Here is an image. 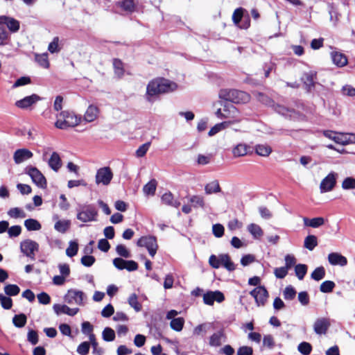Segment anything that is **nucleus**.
Returning a JSON list of instances; mask_svg holds the SVG:
<instances>
[{
    "instance_id": "obj_1",
    "label": "nucleus",
    "mask_w": 355,
    "mask_h": 355,
    "mask_svg": "<svg viewBox=\"0 0 355 355\" xmlns=\"http://www.w3.org/2000/svg\"><path fill=\"white\" fill-rule=\"evenodd\" d=\"M177 85L168 80L164 78H156L148 83L146 87V98L150 102L154 98L161 94L170 92L175 90Z\"/></svg>"
},
{
    "instance_id": "obj_2",
    "label": "nucleus",
    "mask_w": 355,
    "mask_h": 355,
    "mask_svg": "<svg viewBox=\"0 0 355 355\" xmlns=\"http://www.w3.org/2000/svg\"><path fill=\"white\" fill-rule=\"evenodd\" d=\"M57 120L55 126L61 130L77 126L81 121L79 116L72 112L62 111L56 115Z\"/></svg>"
},
{
    "instance_id": "obj_3",
    "label": "nucleus",
    "mask_w": 355,
    "mask_h": 355,
    "mask_svg": "<svg viewBox=\"0 0 355 355\" xmlns=\"http://www.w3.org/2000/svg\"><path fill=\"white\" fill-rule=\"evenodd\" d=\"M218 96L221 99L234 103H246L250 100V96L248 93L236 89H221L218 93Z\"/></svg>"
},
{
    "instance_id": "obj_4",
    "label": "nucleus",
    "mask_w": 355,
    "mask_h": 355,
    "mask_svg": "<svg viewBox=\"0 0 355 355\" xmlns=\"http://www.w3.org/2000/svg\"><path fill=\"white\" fill-rule=\"evenodd\" d=\"M209 263L214 268H218L222 266L229 271L235 270L234 263L227 254H222L218 256L214 254L211 255L209 259Z\"/></svg>"
},
{
    "instance_id": "obj_5",
    "label": "nucleus",
    "mask_w": 355,
    "mask_h": 355,
    "mask_svg": "<svg viewBox=\"0 0 355 355\" xmlns=\"http://www.w3.org/2000/svg\"><path fill=\"white\" fill-rule=\"evenodd\" d=\"M98 211L92 205H85L80 207L77 212V218L83 223H89L97 220Z\"/></svg>"
},
{
    "instance_id": "obj_6",
    "label": "nucleus",
    "mask_w": 355,
    "mask_h": 355,
    "mask_svg": "<svg viewBox=\"0 0 355 355\" xmlns=\"http://www.w3.org/2000/svg\"><path fill=\"white\" fill-rule=\"evenodd\" d=\"M85 299V294L83 291L76 289L69 290L64 295V301L69 304L83 306Z\"/></svg>"
},
{
    "instance_id": "obj_7",
    "label": "nucleus",
    "mask_w": 355,
    "mask_h": 355,
    "mask_svg": "<svg viewBox=\"0 0 355 355\" xmlns=\"http://www.w3.org/2000/svg\"><path fill=\"white\" fill-rule=\"evenodd\" d=\"M137 245L146 248L151 257L155 255L158 248L156 238L153 236L141 237L137 241Z\"/></svg>"
},
{
    "instance_id": "obj_8",
    "label": "nucleus",
    "mask_w": 355,
    "mask_h": 355,
    "mask_svg": "<svg viewBox=\"0 0 355 355\" xmlns=\"http://www.w3.org/2000/svg\"><path fill=\"white\" fill-rule=\"evenodd\" d=\"M338 177V173L331 172L323 178L320 184V193H323L331 191L336 185Z\"/></svg>"
},
{
    "instance_id": "obj_9",
    "label": "nucleus",
    "mask_w": 355,
    "mask_h": 355,
    "mask_svg": "<svg viewBox=\"0 0 355 355\" xmlns=\"http://www.w3.org/2000/svg\"><path fill=\"white\" fill-rule=\"evenodd\" d=\"M26 173L31 177L33 182L40 188L46 187V180L44 175L35 167L28 166Z\"/></svg>"
},
{
    "instance_id": "obj_10",
    "label": "nucleus",
    "mask_w": 355,
    "mask_h": 355,
    "mask_svg": "<svg viewBox=\"0 0 355 355\" xmlns=\"http://www.w3.org/2000/svg\"><path fill=\"white\" fill-rule=\"evenodd\" d=\"M244 11L242 8H236L233 12L232 20L240 28L247 29L250 26V21L248 17H244Z\"/></svg>"
},
{
    "instance_id": "obj_11",
    "label": "nucleus",
    "mask_w": 355,
    "mask_h": 355,
    "mask_svg": "<svg viewBox=\"0 0 355 355\" xmlns=\"http://www.w3.org/2000/svg\"><path fill=\"white\" fill-rule=\"evenodd\" d=\"M250 294L254 298L258 306H264L269 297L266 288L263 286H259L250 292Z\"/></svg>"
},
{
    "instance_id": "obj_12",
    "label": "nucleus",
    "mask_w": 355,
    "mask_h": 355,
    "mask_svg": "<svg viewBox=\"0 0 355 355\" xmlns=\"http://www.w3.org/2000/svg\"><path fill=\"white\" fill-rule=\"evenodd\" d=\"M20 248L21 252L32 260H34L35 253L39 250V245L34 241L26 239L21 243Z\"/></svg>"
},
{
    "instance_id": "obj_13",
    "label": "nucleus",
    "mask_w": 355,
    "mask_h": 355,
    "mask_svg": "<svg viewBox=\"0 0 355 355\" xmlns=\"http://www.w3.org/2000/svg\"><path fill=\"white\" fill-rule=\"evenodd\" d=\"M113 177L112 172L109 167H103L99 168L96 174L95 180L97 184H102L108 185Z\"/></svg>"
},
{
    "instance_id": "obj_14",
    "label": "nucleus",
    "mask_w": 355,
    "mask_h": 355,
    "mask_svg": "<svg viewBox=\"0 0 355 355\" xmlns=\"http://www.w3.org/2000/svg\"><path fill=\"white\" fill-rule=\"evenodd\" d=\"M331 325L330 320L327 318H317L313 324V330L318 335L326 334Z\"/></svg>"
},
{
    "instance_id": "obj_15",
    "label": "nucleus",
    "mask_w": 355,
    "mask_h": 355,
    "mask_svg": "<svg viewBox=\"0 0 355 355\" xmlns=\"http://www.w3.org/2000/svg\"><path fill=\"white\" fill-rule=\"evenodd\" d=\"M224 119H232V124L234 123H239L241 119H239V112L235 106L231 104L225 105L223 108Z\"/></svg>"
},
{
    "instance_id": "obj_16",
    "label": "nucleus",
    "mask_w": 355,
    "mask_h": 355,
    "mask_svg": "<svg viewBox=\"0 0 355 355\" xmlns=\"http://www.w3.org/2000/svg\"><path fill=\"white\" fill-rule=\"evenodd\" d=\"M224 300V295L219 291H208L203 295V302L207 305H213L215 301L220 303Z\"/></svg>"
},
{
    "instance_id": "obj_17",
    "label": "nucleus",
    "mask_w": 355,
    "mask_h": 355,
    "mask_svg": "<svg viewBox=\"0 0 355 355\" xmlns=\"http://www.w3.org/2000/svg\"><path fill=\"white\" fill-rule=\"evenodd\" d=\"M40 100L41 98L38 95L32 94L17 101L15 102V106L20 109H28Z\"/></svg>"
},
{
    "instance_id": "obj_18",
    "label": "nucleus",
    "mask_w": 355,
    "mask_h": 355,
    "mask_svg": "<svg viewBox=\"0 0 355 355\" xmlns=\"http://www.w3.org/2000/svg\"><path fill=\"white\" fill-rule=\"evenodd\" d=\"M327 259L332 266H345L347 264V259L339 252H331L328 254Z\"/></svg>"
},
{
    "instance_id": "obj_19",
    "label": "nucleus",
    "mask_w": 355,
    "mask_h": 355,
    "mask_svg": "<svg viewBox=\"0 0 355 355\" xmlns=\"http://www.w3.org/2000/svg\"><path fill=\"white\" fill-rule=\"evenodd\" d=\"M226 341V336L224 330L220 329L214 333L209 337V344L211 347H219L223 343Z\"/></svg>"
},
{
    "instance_id": "obj_20",
    "label": "nucleus",
    "mask_w": 355,
    "mask_h": 355,
    "mask_svg": "<svg viewBox=\"0 0 355 355\" xmlns=\"http://www.w3.org/2000/svg\"><path fill=\"white\" fill-rule=\"evenodd\" d=\"M0 23L3 24V26H6L11 32H17L19 29V22L17 19L6 17V16H0Z\"/></svg>"
},
{
    "instance_id": "obj_21",
    "label": "nucleus",
    "mask_w": 355,
    "mask_h": 355,
    "mask_svg": "<svg viewBox=\"0 0 355 355\" xmlns=\"http://www.w3.org/2000/svg\"><path fill=\"white\" fill-rule=\"evenodd\" d=\"M33 157V153L26 148L17 150L14 153V160L16 164H20Z\"/></svg>"
},
{
    "instance_id": "obj_22",
    "label": "nucleus",
    "mask_w": 355,
    "mask_h": 355,
    "mask_svg": "<svg viewBox=\"0 0 355 355\" xmlns=\"http://www.w3.org/2000/svg\"><path fill=\"white\" fill-rule=\"evenodd\" d=\"M53 308L58 315L64 313L70 316L75 315L79 311L78 308L71 309L65 304H54Z\"/></svg>"
},
{
    "instance_id": "obj_23",
    "label": "nucleus",
    "mask_w": 355,
    "mask_h": 355,
    "mask_svg": "<svg viewBox=\"0 0 355 355\" xmlns=\"http://www.w3.org/2000/svg\"><path fill=\"white\" fill-rule=\"evenodd\" d=\"M49 166L55 172H58L62 166V162L60 155L57 152H53L48 160Z\"/></svg>"
},
{
    "instance_id": "obj_24",
    "label": "nucleus",
    "mask_w": 355,
    "mask_h": 355,
    "mask_svg": "<svg viewBox=\"0 0 355 355\" xmlns=\"http://www.w3.org/2000/svg\"><path fill=\"white\" fill-rule=\"evenodd\" d=\"M98 114H99L98 107L94 105H90L87 107V109L84 114V120L86 122H92L98 118Z\"/></svg>"
},
{
    "instance_id": "obj_25",
    "label": "nucleus",
    "mask_w": 355,
    "mask_h": 355,
    "mask_svg": "<svg viewBox=\"0 0 355 355\" xmlns=\"http://www.w3.org/2000/svg\"><path fill=\"white\" fill-rule=\"evenodd\" d=\"M249 149L250 146L248 144L239 143L232 148V153L234 157H240L246 155Z\"/></svg>"
},
{
    "instance_id": "obj_26",
    "label": "nucleus",
    "mask_w": 355,
    "mask_h": 355,
    "mask_svg": "<svg viewBox=\"0 0 355 355\" xmlns=\"http://www.w3.org/2000/svg\"><path fill=\"white\" fill-rule=\"evenodd\" d=\"M315 78L316 72L313 71L304 73L302 77V81L309 89L314 86Z\"/></svg>"
},
{
    "instance_id": "obj_27",
    "label": "nucleus",
    "mask_w": 355,
    "mask_h": 355,
    "mask_svg": "<svg viewBox=\"0 0 355 355\" xmlns=\"http://www.w3.org/2000/svg\"><path fill=\"white\" fill-rule=\"evenodd\" d=\"M304 225L307 227H311L313 228H318L322 225H323L325 223V220L322 217H316L309 219L308 218L304 217L303 218Z\"/></svg>"
},
{
    "instance_id": "obj_28",
    "label": "nucleus",
    "mask_w": 355,
    "mask_h": 355,
    "mask_svg": "<svg viewBox=\"0 0 355 355\" xmlns=\"http://www.w3.org/2000/svg\"><path fill=\"white\" fill-rule=\"evenodd\" d=\"M162 203L174 207H178L180 202L178 200H175L173 194L171 192L165 193L161 198Z\"/></svg>"
},
{
    "instance_id": "obj_29",
    "label": "nucleus",
    "mask_w": 355,
    "mask_h": 355,
    "mask_svg": "<svg viewBox=\"0 0 355 355\" xmlns=\"http://www.w3.org/2000/svg\"><path fill=\"white\" fill-rule=\"evenodd\" d=\"M331 58L333 62L340 67L345 66L347 63V59L346 56L341 53L332 52Z\"/></svg>"
},
{
    "instance_id": "obj_30",
    "label": "nucleus",
    "mask_w": 355,
    "mask_h": 355,
    "mask_svg": "<svg viewBox=\"0 0 355 355\" xmlns=\"http://www.w3.org/2000/svg\"><path fill=\"white\" fill-rule=\"evenodd\" d=\"M247 230L255 239H259L263 235L261 227L255 223L248 225Z\"/></svg>"
},
{
    "instance_id": "obj_31",
    "label": "nucleus",
    "mask_w": 355,
    "mask_h": 355,
    "mask_svg": "<svg viewBox=\"0 0 355 355\" xmlns=\"http://www.w3.org/2000/svg\"><path fill=\"white\" fill-rule=\"evenodd\" d=\"M118 6L123 10L132 12L135 10L136 3L134 0H121L117 2Z\"/></svg>"
},
{
    "instance_id": "obj_32",
    "label": "nucleus",
    "mask_w": 355,
    "mask_h": 355,
    "mask_svg": "<svg viewBox=\"0 0 355 355\" xmlns=\"http://www.w3.org/2000/svg\"><path fill=\"white\" fill-rule=\"evenodd\" d=\"M257 155L262 157H268L272 153V148L267 144H257L254 147Z\"/></svg>"
},
{
    "instance_id": "obj_33",
    "label": "nucleus",
    "mask_w": 355,
    "mask_h": 355,
    "mask_svg": "<svg viewBox=\"0 0 355 355\" xmlns=\"http://www.w3.org/2000/svg\"><path fill=\"white\" fill-rule=\"evenodd\" d=\"M205 193L210 195L212 193H216L220 191V187L218 180H214L205 187Z\"/></svg>"
},
{
    "instance_id": "obj_34",
    "label": "nucleus",
    "mask_w": 355,
    "mask_h": 355,
    "mask_svg": "<svg viewBox=\"0 0 355 355\" xmlns=\"http://www.w3.org/2000/svg\"><path fill=\"white\" fill-rule=\"evenodd\" d=\"M232 121H224L219 123L213 126L208 132L209 137H212L219 132L220 131L225 130L230 125L232 124Z\"/></svg>"
},
{
    "instance_id": "obj_35",
    "label": "nucleus",
    "mask_w": 355,
    "mask_h": 355,
    "mask_svg": "<svg viewBox=\"0 0 355 355\" xmlns=\"http://www.w3.org/2000/svg\"><path fill=\"white\" fill-rule=\"evenodd\" d=\"M318 245L317 237L314 235H309L304 239V247L309 250H313Z\"/></svg>"
},
{
    "instance_id": "obj_36",
    "label": "nucleus",
    "mask_w": 355,
    "mask_h": 355,
    "mask_svg": "<svg viewBox=\"0 0 355 355\" xmlns=\"http://www.w3.org/2000/svg\"><path fill=\"white\" fill-rule=\"evenodd\" d=\"M189 202L191 203L192 206L194 208L200 207L202 209H204L205 207V202L204 197L199 195H194L192 196L189 198Z\"/></svg>"
},
{
    "instance_id": "obj_37",
    "label": "nucleus",
    "mask_w": 355,
    "mask_h": 355,
    "mask_svg": "<svg viewBox=\"0 0 355 355\" xmlns=\"http://www.w3.org/2000/svg\"><path fill=\"white\" fill-rule=\"evenodd\" d=\"M70 221L68 220H58L54 225L56 231L60 233H64L70 227Z\"/></svg>"
},
{
    "instance_id": "obj_38",
    "label": "nucleus",
    "mask_w": 355,
    "mask_h": 355,
    "mask_svg": "<svg viewBox=\"0 0 355 355\" xmlns=\"http://www.w3.org/2000/svg\"><path fill=\"white\" fill-rule=\"evenodd\" d=\"M27 321V318L25 314L21 313L15 315L12 318L13 324L18 328H21L25 326Z\"/></svg>"
},
{
    "instance_id": "obj_39",
    "label": "nucleus",
    "mask_w": 355,
    "mask_h": 355,
    "mask_svg": "<svg viewBox=\"0 0 355 355\" xmlns=\"http://www.w3.org/2000/svg\"><path fill=\"white\" fill-rule=\"evenodd\" d=\"M24 225L29 231L40 230L42 227L40 223L35 219H27L24 221Z\"/></svg>"
},
{
    "instance_id": "obj_40",
    "label": "nucleus",
    "mask_w": 355,
    "mask_h": 355,
    "mask_svg": "<svg viewBox=\"0 0 355 355\" xmlns=\"http://www.w3.org/2000/svg\"><path fill=\"white\" fill-rule=\"evenodd\" d=\"M128 304L132 307L135 311L139 312L141 310V304L138 302L137 295L132 293L130 295L128 300Z\"/></svg>"
},
{
    "instance_id": "obj_41",
    "label": "nucleus",
    "mask_w": 355,
    "mask_h": 355,
    "mask_svg": "<svg viewBox=\"0 0 355 355\" xmlns=\"http://www.w3.org/2000/svg\"><path fill=\"white\" fill-rule=\"evenodd\" d=\"M8 215L10 218H24L26 216V214L24 212V211L18 207L11 208L10 209H9L8 211Z\"/></svg>"
},
{
    "instance_id": "obj_42",
    "label": "nucleus",
    "mask_w": 355,
    "mask_h": 355,
    "mask_svg": "<svg viewBox=\"0 0 355 355\" xmlns=\"http://www.w3.org/2000/svg\"><path fill=\"white\" fill-rule=\"evenodd\" d=\"M35 60L43 68L48 69L49 67V62L47 53L36 54Z\"/></svg>"
},
{
    "instance_id": "obj_43",
    "label": "nucleus",
    "mask_w": 355,
    "mask_h": 355,
    "mask_svg": "<svg viewBox=\"0 0 355 355\" xmlns=\"http://www.w3.org/2000/svg\"><path fill=\"white\" fill-rule=\"evenodd\" d=\"M157 182L155 180H152L148 182L143 188V191L146 195H154L156 191Z\"/></svg>"
},
{
    "instance_id": "obj_44",
    "label": "nucleus",
    "mask_w": 355,
    "mask_h": 355,
    "mask_svg": "<svg viewBox=\"0 0 355 355\" xmlns=\"http://www.w3.org/2000/svg\"><path fill=\"white\" fill-rule=\"evenodd\" d=\"M113 66L115 74L118 78H121L124 74L123 64L122 62L118 59H114L113 60Z\"/></svg>"
},
{
    "instance_id": "obj_45",
    "label": "nucleus",
    "mask_w": 355,
    "mask_h": 355,
    "mask_svg": "<svg viewBox=\"0 0 355 355\" xmlns=\"http://www.w3.org/2000/svg\"><path fill=\"white\" fill-rule=\"evenodd\" d=\"M295 272L300 280L304 279L307 272V266L305 264H297L295 267Z\"/></svg>"
},
{
    "instance_id": "obj_46",
    "label": "nucleus",
    "mask_w": 355,
    "mask_h": 355,
    "mask_svg": "<svg viewBox=\"0 0 355 355\" xmlns=\"http://www.w3.org/2000/svg\"><path fill=\"white\" fill-rule=\"evenodd\" d=\"M9 40V33L6 30L3 24L0 23V46H3L8 44Z\"/></svg>"
},
{
    "instance_id": "obj_47",
    "label": "nucleus",
    "mask_w": 355,
    "mask_h": 355,
    "mask_svg": "<svg viewBox=\"0 0 355 355\" xmlns=\"http://www.w3.org/2000/svg\"><path fill=\"white\" fill-rule=\"evenodd\" d=\"M296 295V291L292 286H286L283 291V297L286 300H292Z\"/></svg>"
},
{
    "instance_id": "obj_48",
    "label": "nucleus",
    "mask_w": 355,
    "mask_h": 355,
    "mask_svg": "<svg viewBox=\"0 0 355 355\" xmlns=\"http://www.w3.org/2000/svg\"><path fill=\"white\" fill-rule=\"evenodd\" d=\"M184 320L182 318H174L171 321V327L176 331H180L184 326Z\"/></svg>"
},
{
    "instance_id": "obj_49",
    "label": "nucleus",
    "mask_w": 355,
    "mask_h": 355,
    "mask_svg": "<svg viewBox=\"0 0 355 355\" xmlns=\"http://www.w3.org/2000/svg\"><path fill=\"white\" fill-rule=\"evenodd\" d=\"M4 291L9 296H15L20 292V288L15 284H8L4 287Z\"/></svg>"
},
{
    "instance_id": "obj_50",
    "label": "nucleus",
    "mask_w": 355,
    "mask_h": 355,
    "mask_svg": "<svg viewBox=\"0 0 355 355\" xmlns=\"http://www.w3.org/2000/svg\"><path fill=\"white\" fill-rule=\"evenodd\" d=\"M103 339L105 341L110 342L113 341L115 338V332L114 331L110 328L105 327L102 333Z\"/></svg>"
},
{
    "instance_id": "obj_51",
    "label": "nucleus",
    "mask_w": 355,
    "mask_h": 355,
    "mask_svg": "<svg viewBox=\"0 0 355 355\" xmlns=\"http://www.w3.org/2000/svg\"><path fill=\"white\" fill-rule=\"evenodd\" d=\"M311 278L315 281H320L325 276V270L324 267L320 266L316 268L311 273Z\"/></svg>"
},
{
    "instance_id": "obj_52",
    "label": "nucleus",
    "mask_w": 355,
    "mask_h": 355,
    "mask_svg": "<svg viewBox=\"0 0 355 355\" xmlns=\"http://www.w3.org/2000/svg\"><path fill=\"white\" fill-rule=\"evenodd\" d=\"M341 187L344 190H349L355 189V178L347 177L345 178L342 182Z\"/></svg>"
},
{
    "instance_id": "obj_53",
    "label": "nucleus",
    "mask_w": 355,
    "mask_h": 355,
    "mask_svg": "<svg viewBox=\"0 0 355 355\" xmlns=\"http://www.w3.org/2000/svg\"><path fill=\"white\" fill-rule=\"evenodd\" d=\"M210 327H211V324H208V323H203V324H199L194 328L193 334L196 336H200V335L205 334L207 331L209 329Z\"/></svg>"
},
{
    "instance_id": "obj_54",
    "label": "nucleus",
    "mask_w": 355,
    "mask_h": 355,
    "mask_svg": "<svg viewBox=\"0 0 355 355\" xmlns=\"http://www.w3.org/2000/svg\"><path fill=\"white\" fill-rule=\"evenodd\" d=\"M78 250V245L75 241H70L69 245L66 250V254L69 257L75 256Z\"/></svg>"
},
{
    "instance_id": "obj_55",
    "label": "nucleus",
    "mask_w": 355,
    "mask_h": 355,
    "mask_svg": "<svg viewBox=\"0 0 355 355\" xmlns=\"http://www.w3.org/2000/svg\"><path fill=\"white\" fill-rule=\"evenodd\" d=\"M335 283L332 281H325L320 286V290L322 293H330L335 287Z\"/></svg>"
},
{
    "instance_id": "obj_56",
    "label": "nucleus",
    "mask_w": 355,
    "mask_h": 355,
    "mask_svg": "<svg viewBox=\"0 0 355 355\" xmlns=\"http://www.w3.org/2000/svg\"><path fill=\"white\" fill-rule=\"evenodd\" d=\"M299 352L304 355H309L312 350L311 345L306 342L301 343L297 347Z\"/></svg>"
},
{
    "instance_id": "obj_57",
    "label": "nucleus",
    "mask_w": 355,
    "mask_h": 355,
    "mask_svg": "<svg viewBox=\"0 0 355 355\" xmlns=\"http://www.w3.org/2000/svg\"><path fill=\"white\" fill-rule=\"evenodd\" d=\"M0 304L3 309H10L12 306V300L9 297L0 293Z\"/></svg>"
},
{
    "instance_id": "obj_58",
    "label": "nucleus",
    "mask_w": 355,
    "mask_h": 355,
    "mask_svg": "<svg viewBox=\"0 0 355 355\" xmlns=\"http://www.w3.org/2000/svg\"><path fill=\"white\" fill-rule=\"evenodd\" d=\"M90 345L89 342L81 343L77 347V352L80 355H87L89 351Z\"/></svg>"
},
{
    "instance_id": "obj_59",
    "label": "nucleus",
    "mask_w": 355,
    "mask_h": 355,
    "mask_svg": "<svg viewBox=\"0 0 355 355\" xmlns=\"http://www.w3.org/2000/svg\"><path fill=\"white\" fill-rule=\"evenodd\" d=\"M116 253L123 257L128 258L130 257V253L126 247L123 244L117 245L116 247Z\"/></svg>"
},
{
    "instance_id": "obj_60",
    "label": "nucleus",
    "mask_w": 355,
    "mask_h": 355,
    "mask_svg": "<svg viewBox=\"0 0 355 355\" xmlns=\"http://www.w3.org/2000/svg\"><path fill=\"white\" fill-rule=\"evenodd\" d=\"M333 141L338 144L343 146L347 145L346 133L336 132V135L335 137L333 138Z\"/></svg>"
},
{
    "instance_id": "obj_61",
    "label": "nucleus",
    "mask_w": 355,
    "mask_h": 355,
    "mask_svg": "<svg viewBox=\"0 0 355 355\" xmlns=\"http://www.w3.org/2000/svg\"><path fill=\"white\" fill-rule=\"evenodd\" d=\"M288 270V268H286V266L276 268L274 270V274L277 278L283 279L287 275Z\"/></svg>"
},
{
    "instance_id": "obj_62",
    "label": "nucleus",
    "mask_w": 355,
    "mask_h": 355,
    "mask_svg": "<svg viewBox=\"0 0 355 355\" xmlns=\"http://www.w3.org/2000/svg\"><path fill=\"white\" fill-rule=\"evenodd\" d=\"M212 232L216 237L220 238L224 234V227L220 224H215L212 227Z\"/></svg>"
},
{
    "instance_id": "obj_63",
    "label": "nucleus",
    "mask_w": 355,
    "mask_h": 355,
    "mask_svg": "<svg viewBox=\"0 0 355 355\" xmlns=\"http://www.w3.org/2000/svg\"><path fill=\"white\" fill-rule=\"evenodd\" d=\"M21 232V227L19 225H14L8 229V234L10 237L18 236Z\"/></svg>"
},
{
    "instance_id": "obj_64",
    "label": "nucleus",
    "mask_w": 355,
    "mask_h": 355,
    "mask_svg": "<svg viewBox=\"0 0 355 355\" xmlns=\"http://www.w3.org/2000/svg\"><path fill=\"white\" fill-rule=\"evenodd\" d=\"M252 348L248 346H243L238 349L237 355H252Z\"/></svg>"
}]
</instances>
